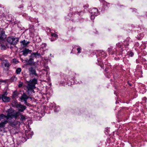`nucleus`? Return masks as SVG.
<instances>
[{
	"instance_id": "ea45409f",
	"label": "nucleus",
	"mask_w": 147,
	"mask_h": 147,
	"mask_svg": "<svg viewBox=\"0 0 147 147\" xmlns=\"http://www.w3.org/2000/svg\"><path fill=\"white\" fill-rule=\"evenodd\" d=\"M134 11H135L136 10V9H134Z\"/></svg>"
},
{
	"instance_id": "aec40b11",
	"label": "nucleus",
	"mask_w": 147,
	"mask_h": 147,
	"mask_svg": "<svg viewBox=\"0 0 147 147\" xmlns=\"http://www.w3.org/2000/svg\"><path fill=\"white\" fill-rule=\"evenodd\" d=\"M11 62L16 64H17L18 63V61L16 59H13L11 61Z\"/></svg>"
},
{
	"instance_id": "6ab92c4d",
	"label": "nucleus",
	"mask_w": 147,
	"mask_h": 147,
	"mask_svg": "<svg viewBox=\"0 0 147 147\" xmlns=\"http://www.w3.org/2000/svg\"><path fill=\"white\" fill-rule=\"evenodd\" d=\"M21 71V68H18L16 69V73L17 74H19Z\"/></svg>"
},
{
	"instance_id": "412c9836",
	"label": "nucleus",
	"mask_w": 147,
	"mask_h": 147,
	"mask_svg": "<svg viewBox=\"0 0 147 147\" xmlns=\"http://www.w3.org/2000/svg\"><path fill=\"white\" fill-rule=\"evenodd\" d=\"M20 120L22 121H23L26 119V116L23 115H21Z\"/></svg>"
},
{
	"instance_id": "c85d7f7f",
	"label": "nucleus",
	"mask_w": 147,
	"mask_h": 147,
	"mask_svg": "<svg viewBox=\"0 0 147 147\" xmlns=\"http://www.w3.org/2000/svg\"><path fill=\"white\" fill-rule=\"evenodd\" d=\"M81 49L80 48H78L77 49V50L78 51V53H80L81 52Z\"/></svg>"
},
{
	"instance_id": "b1692460",
	"label": "nucleus",
	"mask_w": 147,
	"mask_h": 147,
	"mask_svg": "<svg viewBox=\"0 0 147 147\" xmlns=\"http://www.w3.org/2000/svg\"><path fill=\"white\" fill-rule=\"evenodd\" d=\"M51 36L55 38H56L57 37V35L55 33H52L51 34Z\"/></svg>"
},
{
	"instance_id": "f3484780",
	"label": "nucleus",
	"mask_w": 147,
	"mask_h": 147,
	"mask_svg": "<svg viewBox=\"0 0 147 147\" xmlns=\"http://www.w3.org/2000/svg\"><path fill=\"white\" fill-rule=\"evenodd\" d=\"M98 55L100 56H101L102 57L104 56L105 55H105V52L102 51H98Z\"/></svg>"
},
{
	"instance_id": "6e6552de",
	"label": "nucleus",
	"mask_w": 147,
	"mask_h": 147,
	"mask_svg": "<svg viewBox=\"0 0 147 147\" xmlns=\"http://www.w3.org/2000/svg\"><path fill=\"white\" fill-rule=\"evenodd\" d=\"M29 98V97L25 95V94H24L21 96L20 98V99L21 100V101L22 102H24V103L25 104H26L27 103V100Z\"/></svg>"
},
{
	"instance_id": "393cba45",
	"label": "nucleus",
	"mask_w": 147,
	"mask_h": 147,
	"mask_svg": "<svg viewBox=\"0 0 147 147\" xmlns=\"http://www.w3.org/2000/svg\"><path fill=\"white\" fill-rule=\"evenodd\" d=\"M26 61L27 62H28V64H30L31 63V60L30 59L29 60H26Z\"/></svg>"
},
{
	"instance_id": "f257e3e1",
	"label": "nucleus",
	"mask_w": 147,
	"mask_h": 147,
	"mask_svg": "<svg viewBox=\"0 0 147 147\" xmlns=\"http://www.w3.org/2000/svg\"><path fill=\"white\" fill-rule=\"evenodd\" d=\"M7 115H6V119L11 121H14L15 122V120L13 119V118L16 119L17 117L20 115V113L18 112H16L15 110L11 108L7 109L6 111Z\"/></svg>"
},
{
	"instance_id": "e433bc0d",
	"label": "nucleus",
	"mask_w": 147,
	"mask_h": 147,
	"mask_svg": "<svg viewBox=\"0 0 147 147\" xmlns=\"http://www.w3.org/2000/svg\"><path fill=\"white\" fill-rule=\"evenodd\" d=\"M1 35H0V39H1Z\"/></svg>"
},
{
	"instance_id": "20e7f679",
	"label": "nucleus",
	"mask_w": 147,
	"mask_h": 147,
	"mask_svg": "<svg viewBox=\"0 0 147 147\" xmlns=\"http://www.w3.org/2000/svg\"><path fill=\"white\" fill-rule=\"evenodd\" d=\"M7 42L11 45H14L17 44L18 41V38H14L13 36L9 37L7 40Z\"/></svg>"
},
{
	"instance_id": "72a5a7b5",
	"label": "nucleus",
	"mask_w": 147,
	"mask_h": 147,
	"mask_svg": "<svg viewBox=\"0 0 147 147\" xmlns=\"http://www.w3.org/2000/svg\"><path fill=\"white\" fill-rule=\"evenodd\" d=\"M130 55L131 57L133 55H134L133 53H132V52H131V53H130Z\"/></svg>"
},
{
	"instance_id": "ddd939ff",
	"label": "nucleus",
	"mask_w": 147,
	"mask_h": 147,
	"mask_svg": "<svg viewBox=\"0 0 147 147\" xmlns=\"http://www.w3.org/2000/svg\"><path fill=\"white\" fill-rule=\"evenodd\" d=\"M20 102L18 103L17 101H13L12 103V106L15 107L16 108H17V107L19 105Z\"/></svg>"
},
{
	"instance_id": "5701e85b",
	"label": "nucleus",
	"mask_w": 147,
	"mask_h": 147,
	"mask_svg": "<svg viewBox=\"0 0 147 147\" xmlns=\"http://www.w3.org/2000/svg\"><path fill=\"white\" fill-rule=\"evenodd\" d=\"M30 81L31 82V83H36V82H37V80L35 79L34 78L32 80V81L31 80H30Z\"/></svg>"
},
{
	"instance_id": "1a4fd4ad",
	"label": "nucleus",
	"mask_w": 147,
	"mask_h": 147,
	"mask_svg": "<svg viewBox=\"0 0 147 147\" xmlns=\"http://www.w3.org/2000/svg\"><path fill=\"white\" fill-rule=\"evenodd\" d=\"M2 65H4L5 67H8L10 65V64L8 61L6 59L3 60L2 62Z\"/></svg>"
},
{
	"instance_id": "4be33fe9",
	"label": "nucleus",
	"mask_w": 147,
	"mask_h": 147,
	"mask_svg": "<svg viewBox=\"0 0 147 147\" xmlns=\"http://www.w3.org/2000/svg\"><path fill=\"white\" fill-rule=\"evenodd\" d=\"M144 36V34H140V35H138V38L139 39H140L142 38Z\"/></svg>"
},
{
	"instance_id": "7ed1b4c3",
	"label": "nucleus",
	"mask_w": 147,
	"mask_h": 147,
	"mask_svg": "<svg viewBox=\"0 0 147 147\" xmlns=\"http://www.w3.org/2000/svg\"><path fill=\"white\" fill-rule=\"evenodd\" d=\"M35 84L28 83L27 86V88L28 89V93L29 95H31L33 93H34V89L36 88L35 86Z\"/></svg>"
},
{
	"instance_id": "0eeeda50",
	"label": "nucleus",
	"mask_w": 147,
	"mask_h": 147,
	"mask_svg": "<svg viewBox=\"0 0 147 147\" xmlns=\"http://www.w3.org/2000/svg\"><path fill=\"white\" fill-rule=\"evenodd\" d=\"M26 108V106L24 105H22L20 103L19 105L16 108L17 109L18 111L20 112H23L24 110H25Z\"/></svg>"
},
{
	"instance_id": "f704fd0d",
	"label": "nucleus",
	"mask_w": 147,
	"mask_h": 147,
	"mask_svg": "<svg viewBox=\"0 0 147 147\" xmlns=\"http://www.w3.org/2000/svg\"><path fill=\"white\" fill-rule=\"evenodd\" d=\"M129 86H131V83H129Z\"/></svg>"
},
{
	"instance_id": "c756f323",
	"label": "nucleus",
	"mask_w": 147,
	"mask_h": 147,
	"mask_svg": "<svg viewBox=\"0 0 147 147\" xmlns=\"http://www.w3.org/2000/svg\"><path fill=\"white\" fill-rule=\"evenodd\" d=\"M47 45V44L46 43H42V47H46Z\"/></svg>"
},
{
	"instance_id": "f8f14e48",
	"label": "nucleus",
	"mask_w": 147,
	"mask_h": 147,
	"mask_svg": "<svg viewBox=\"0 0 147 147\" xmlns=\"http://www.w3.org/2000/svg\"><path fill=\"white\" fill-rule=\"evenodd\" d=\"M29 71L30 72V73L32 74H34L35 76L37 75V74L36 73V71L35 69H34L33 68L31 67L29 68Z\"/></svg>"
},
{
	"instance_id": "cd10ccee",
	"label": "nucleus",
	"mask_w": 147,
	"mask_h": 147,
	"mask_svg": "<svg viewBox=\"0 0 147 147\" xmlns=\"http://www.w3.org/2000/svg\"><path fill=\"white\" fill-rule=\"evenodd\" d=\"M7 80H3L2 79L0 80V83L6 82H7Z\"/></svg>"
},
{
	"instance_id": "dca6fc26",
	"label": "nucleus",
	"mask_w": 147,
	"mask_h": 147,
	"mask_svg": "<svg viewBox=\"0 0 147 147\" xmlns=\"http://www.w3.org/2000/svg\"><path fill=\"white\" fill-rule=\"evenodd\" d=\"M5 34V31L2 28L0 29V35H1V36H3Z\"/></svg>"
},
{
	"instance_id": "a211bd4d",
	"label": "nucleus",
	"mask_w": 147,
	"mask_h": 147,
	"mask_svg": "<svg viewBox=\"0 0 147 147\" xmlns=\"http://www.w3.org/2000/svg\"><path fill=\"white\" fill-rule=\"evenodd\" d=\"M4 118L6 119V115H4L2 114H0V121Z\"/></svg>"
},
{
	"instance_id": "a878e982",
	"label": "nucleus",
	"mask_w": 147,
	"mask_h": 147,
	"mask_svg": "<svg viewBox=\"0 0 147 147\" xmlns=\"http://www.w3.org/2000/svg\"><path fill=\"white\" fill-rule=\"evenodd\" d=\"M28 134L30 135V136H29V135H28V138H30V137H31L32 136V135H33V134H31V133L29 131L28 132Z\"/></svg>"
},
{
	"instance_id": "39448f33",
	"label": "nucleus",
	"mask_w": 147,
	"mask_h": 147,
	"mask_svg": "<svg viewBox=\"0 0 147 147\" xmlns=\"http://www.w3.org/2000/svg\"><path fill=\"white\" fill-rule=\"evenodd\" d=\"M91 13L90 18L92 20H94L95 16H97L99 14L98 10L96 8H93L90 10Z\"/></svg>"
},
{
	"instance_id": "f03ea898",
	"label": "nucleus",
	"mask_w": 147,
	"mask_h": 147,
	"mask_svg": "<svg viewBox=\"0 0 147 147\" xmlns=\"http://www.w3.org/2000/svg\"><path fill=\"white\" fill-rule=\"evenodd\" d=\"M7 123H9L10 125L13 126H15L16 125V122L14 121H10L7 119H4L0 123V127H3Z\"/></svg>"
},
{
	"instance_id": "79ce46f5",
	"label": "nucleus",
	"mask_w": 147,
	"mask_h": 147,
	"mask_svg": "<svg viewBox=\"0 0 147 147\" xmlns=\"http://www.w3.org/2000/svg\"><path fill=\"white\" fill-rule=\"evenodd\" d=\"M19 8H21V7H19Z\"/></svg>"
},
{
	"instance_id": "423d86ee",
	"label": "nucleus",
	"mask_w": 147,
	"mask_h": 147,
	"mask_svg": "<svg viewBox=\"0 0 147 147\" xmlns=\"http://www.w3.org/2000/svg\"><path fill=\"white\" fill-rule=\"evenodd\" d=\"M7 94V92H5L3 94L0 95V99H2L3 101L4 102H9L10 101V98L9 97H7L6 96Z\"/></svg>"
},
{
	"instance_id": "a19ab883",
	"label": "nucleus",
	"mask_w": 147,
	"mask_h": 147,
	"mask_svg": "<svg viewBox=\"0 0 147 147\" xmlns=\"http://www.w3.org/2000/svg\"><path fill=\"white\" fill-rule=\"evenodd\" d=\"M98 61H99V59H98Z\"/></svg>"
},
{
	"instance_id": "bb28decb",
	"label": "nucleus",
	"mask_w": 147,
	"mask_h": 147,
	"mask_svg": "<svg viewBox=\"0 0 147 147\" xmlns=\"http://www.w3.org/2000/svg\"><path fill=\"white\" fill-rule=\"evenodd\" d=\"M17 92H16L15 91L14 92H13V97H16V96H17Z\"/></svg>"
},
{
	"instance_id": "4c0bfd02",
	"label": "nucleus",
	"mask_w": 147,
	"mask_h": 147,
	"mask_svg": "<svg viewBox=\"0 0 147 147\" xmlns=\"http://www.w3.org/2000/svg\"><path fill=\"white\" fill-rule=\"evenodd\" d=\"M128 45V44H127V45ZM124 45H127V44Z\"/></svg>"
},
{
	"instance_id": "58836bf2",
	"label": "nucleus",
	"mask_w": 147,
	"mask_h": 147,
	"mask_svg": "<svg viewBox=\"0 0 147 147\" xmlns=\"http://www.w3.org/2000/svg\"><path fill=\"white\" fill-rule=\"evenodd\" d=\"M127 42V40H126V41H125V42Z\"/></svg>"
},
{
	"instance_id": "4468645a",
	"label": "nucleus",
	"mask_w": 147,
	"mask_h": 147,
	"mask_svg": "<svg viewBox=\"0 0 147 147\" xmlns=\"http://www.w3.org/2000/svg\"><path fill=\"white\" fill-rule=\"evenodd\" d=\"M17 79V78L16 77L14 76H13L10 79L9 82H14L16 81Z\"/></svg>"
},
{
	"instance_id": "c9c22d12",
	"label": "nucleus",
	"mask_w": 147,
	"mask_h": 147,
	"mask_svg": "<svg viewBox=\"0 0 147 147\" xmlns=\"http://www.w3.org/2000/svg\"><path fill=\"white\" fill-rule=\"evenodd\" d=\"M55 112H57V111H59V110H58V111H57V110H55Z\"/></svg>"
},
{
	"instance_id": "9b49d317",
	"label": "nucleus",
	"mask_w": 147,
	"mask_h": 147,
	"mask_svg": "<svg viewBox=\"0 0 147 147\" xmlns=\"http://www.w3.org/2000/svg\"><path fill=\"white\" fill-rule=\"evenodd\" d=\"M32 51L28 49L25 48L22 51L23 53V55L24 56H26L28 53H30Z\"/></svg>"
},
{
	"instance_id": "7c9ffc66",
	"label": "nucleus",
	"mask_w": 147,
	"mask_h": 147,
	"mask_svg": "<svg viewBox=\"0 0 147 147\" xmlns=\"http://www.w3.org/2000/svg\"><path fill=\"white\" fill-rule=\"evenodd\" d=\"M119 44H119V43L117 44V46H118V47L121 48L122 47V46L121 45H119Z\"/></svg>"
},
{
	"instance_id": "473e14b6",
	"label": "nucleus",
	"mask_w": 147,
	"mask_h": 147,
	"mask_svg": "<svg viewBox=\"0 0 147 147\" xmlns=\"http://www.w3.org/2000/svg\"><path fill=\"white\" fill-rule=\"evenodd\" d=\"M22 140H23L22 141L25 142L26 141V139L25 138H23V137H22Z\"/></svg>"
},
{
	"instance_id": "2f4dec72",
	"label": "nucleus",
	"mask_w": 147,
	"mask_h": 147,
	"mask_svg": "<svg viewBox=\"0 0 147 147\" xmlns=\"http://www.w3.org/2000/svg\"><path fill=\"white\" fill-rule=\"evenodd\" d=\"M22 84L23 83H20L19 85V87H21L22 86Z\"/></svg>"
},
{
	"instance_id": "9d476101",
	"label": "nucleus",
	"mask_w": 147,
	"mask_h": 147,
	"mask_svg": "<svg viewBox=\"0 0 147 147\" xmlns=\"http://www.w3.org/2000/svg\"><path fill=\"white\" fill-rule=\"evenodd\" d=\"M20 42L21 46L22 47L24 48L26 47L29 43L30 42L24 40L23 41H21Z\"/></svg>"
},
{
	"instance_id": "2eb2a0df",
	"label": "nucleus",
	"mask_w": 147,
	"mask_h": 147,
	"mask_svg": "<svg viewBox=\"0 0 147 147\" xmlns=\"http://www.w3.org/2000/svg\"><path fill=\"white\" fill-rule=\"evenodd\" d=\"M40 55L39 53H38L37 52L36 53H33L31 54V56L32 57H36L37 56H39Z\"/></svg>"
}]
</instances>
